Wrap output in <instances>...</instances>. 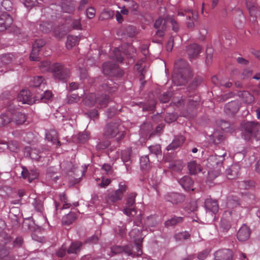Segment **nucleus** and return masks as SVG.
<instances>
[{
	"label": "nucleus",
	"mask_w": 260,
	"mask_h": 260,
	"mask_svg": "<svg viewBox=\"0 0 260 260\" xmlns=\"http://www.w3.org/2000/svg\"><path fill=\"white\" fill-rule=\"evenodd\" d=\"M190 68L187 61L180 59L175 63L172 80L177 86L184 85L191 77Z\"/></svg>",
	"instance_id": "obj_1"
},
{
	"label": "nucleus",
	"mask_w": 260,
	"mask_h": 260,
	"mask_svg": "<svg viewBox=\"0 0 260 260\" xmlns=\"http://www.w3.org/2000/svg\"><path fill=\"white\" fill-rule=\"evenodd\" d=\"M39 67L43 72H47L50 69L56 79L64 80L70 76V70L60 63H55L50 66V62L45 60L40 62Z\"/></svg>",
	"instance_id": "obj_2"
},
{
	"label": "nucleus",
	"mask_w": 260,
	"mask_h": 260,
	"mask_svg": "<svg viewBox=\"0 0 260 260\" xmlns=\"http://www.w3.org/2000/svg\"><path fill=\"white\" fill-rule=\"evenodd\" d=\"M226 153L222 155L216 154L210 155L207 159L208 167L211 169L208 171V179L212 180L217 177L220 173V168L223 161L224 159V156Z\"/></svg>",
	"instance_id": "obj_3"
},
{
	"label": "nucleus",
	"mask_w": 260,
	"mask_h": 260,
	"mask_svg": "<svg viewBox=\"0 0 260 260\" xmlns=\"http://www.w3.org/2000/svg\"><path fill=\"white\" fill-rule=\"evenodd\" d=\"M260 124L257 122L247 121L244 125L243 135L247 141L260 140Z\"/></svg>",
	"instance_id": "obj_4"
},
{
	"label": "nucleus",
	"mask_w": 260,
	"mask_h": 260,
	"mask_svg": "<svg viewBox=\"0 0 260 260\" xmlns=\"http://www.w3.org/2000/svg\"><path fill=\"white\" fill-rule=\"evenodd\" d=\"M135 249L137 251H134L133 250V246L132 245H128L125 246H114L111 248V252L113 254H119L121 253H125L129 256L132 257L139 256L142 254V243L139 242L136 243Z\"/></svg>",
	"instance_id": "obj_5"
},
{
	"label": "nucleus",
	"mask_w": 260,
	"mask_h": 260,
	"mask_svg": "<svg viewBox=\"0 0 260 260\" xmlns=\"http://www.w3.org/2000/svg\"><path fill=\"white\" fill-rule=\"evenodd\" d=\"M120 125L118 123L111 122L108 123L104 131V135L108 138H113L117 136L116 140L120 141L125 137V133L124 131L120 130Z\"/></svg>",
	"instance_id": "obj_6"
},
{
	"label": "nucleus",
	"mask_w": 260,
	"mask_h": 260,
	"mask_svg": "<svg viewBox=\"0 0 260 260\" xmlns=\"http://www.w3.org/2000/svg\"><path fill=\"white\" fill-rule=\"evenodd\" d=\"M109 102V97L107 94L96 97L93 93H90L84 99L83 103L89 107L93 106L95 103H98L100 107H105Z\"/></svg>",
	"instance_id": "obj_7"
},
{
	"label": "nucleus",
	"mask_w": 260,
	"mask_h": 260,
	"mask_svg": "<svg viewBox=\"0 0 260 260\" xmlns=\"http://www.w3.org/2000/svg\"><path fill=\"white\" fill-rule=\"evenodd\" d=\"M103 72L105 75L113 77H121L123 74L118 65L110 61L103 63Z\"/></svg>",
	"instance_id": "obj_8"
},
{
	"label": "nucleus",
	"mask_w": 260,
	"mask_h": 260,
	"mask_svg": "<svg viewBox=\"0 0 260 260\" xmlns=\"http://www.w3.org/2000/svg\"><path fill=\"white\" fill-rule=\"evenodd\" d=\"M4 221L2 220H0V259L10 253L9 249L4 245L7 243V235L4 232Z\"/></svg>",
	"instance_id": "obj_9"
},
{
	"label": "nucleus",
	"mask_w": 260,
	"mask_h": 260,
	"mask_svg": "<svg viewBox=\"0 0 260 260\" xmlns=\"http://www.w3.org/2000/svg\"><path fill=\"white\" fill-rule=\"evenodd\" d=\"M127 187L122 183L119 184V188L115 191L110 192L106 199L108 203H114L122 199L123 193L126 190Z\"/></svg>",
	"instance_id": "obj_10"
},
{
	"label": "nucleus",
	"mask_w": 260,
	"mask_h": 260,
	"mask_svg": "<svg viewBox=\"0 0 260 260\" xmlns=\"http://www.w3.org/2000/svg\"><path fill=\"white\" fill-rule=\"evenodd\" d=\"M17 100L21 102L22 104L28 105H31L37 101L33 99L31 93L27 89H22L20 91L17 95Z\"/></svg>",
	"instance_id": "obj_11"
},
{
	"label": "nucleus",
	"mask_w": 260,
	"mask_h": 260,
	"mask_svg": "<svg viewBox=\"0 0 260 260\" xmlns=\"http://www.w3.org/2000/svg\"><path fill=\"white\" fill-rule=\"evenodd\" d=\"M13 18L10 13H3L0 15V31L5 30L12 24Z\"/></svg>",
	"instance_id": "obj_12"
},
{
	"label": "nucleus",
	"mask_w": 260,
	"mask_h": 260,
	"mask_svg": "<svg viewBox=\"0 0 260 260\" xmlns=\"http://www.w3.org/2000/svg\"><path fill=\"white\" fill-rule=\"evenodd\" d=\"M233 252L230 249H221L214 254L215 260H232Z\"/></svg>",
	"instance_id": "obj_13"
},
{
	"label": "nucleus",
	"mask_w": 260,
	"mask_h": 260,
	"mask_svg": "<svg viewBox=\"0 0 260 260\" xmlns=\"http://www.w3.org/2000/svg\"><path fill=\"white\" fill-rule=\"evenodd\" d=\"M202 50V47L198 44L193 43L187 47L186 51L190 59L197 57Z\"/></svg>",
	"instance_id": "obj_14"
},
{
	"label": "nucleus",
	"mask_w": 260,
	"mask_h": 260,
	"mask_svg": "<svg viewBox=\"0 0 260 260\" xmlns=\"http://www.w3.org/2000/svg\"><path fill=\"white\" fill-rule=\"evenodd\" d=\"M251 233L250 228L245 224L242 225L237 233V238L240 241H245L248 240Z\"/></svg>",
	"instance_id": "obj_15"
},
{
	"label": "nucleus",
	"mask_w": 260,
	"mask_h": 260,
	"mask_svg": "<svg viewBox=\"0 0 260 260\" xmlns=\"http://www.w3.org/2000/svg\"><path fill=\"white\" fill-rule=\"evenodd\" d=\"M165 199L167 201L170 202L173 204H178L184 200V197L178 193L171 192L166 194Z\"/></svg>",
	"instance_id": "obj_16"
},
{
	"label": "nucleus",
	"mask_w": 260,
	"mask_h": 260,
	"mask_svg": "<svg viewBox=\"0 0 260 260\" xmlns=\"http://www.w3.org/2000/svg\"><path fill=\"white\" fill-rule=\"evenodd\" d=\"M239 102L236 101H231L226 104L224 107V111L227 114L233 115L236 113L239 109Z\"/></svg>",
	"instance_id": "obj_17"
},
{
	"label": "nucleus",
	"mask_w": 260,
	"mask_h": 260,
	"mask_svg": "<svg viewBox=\"0 0 260 260\" xmlns=\"http://www.w3.org/2000/svg\"><path fill=\"white\" fill-rule=\"evenodd\" d=\"M22 169L21 176L24 179L28 178L29 182H31L38 177L39 173L37 170H31L28 171L24 167H23Z\"/></svg>",
	"instance_id": "obj_18"
},
{
	"label": "nucleus",
	"mask_w": 260,
	"mask_h": 260,
	"mask_svg": "<svg viewBox=\"0 0 260 260\" xmlns=\"http://www.w3.org/2000/svg\"><path fill=\"white\" fill-rule=\"evenodd\" d=\"M67 20L64 24L56 27L53 29L54 35L58 38H61L70 30V27L67 25Z\"/></svg>",
	"instance_id": "obj_19"
},
{
	"label": "nucleus",
	"mask_w": 260,
	"mask_h": 260,
	"mask_svg": "<svg viewBox=\"0 0 260 260\" xmlns=\"http://www.w3.org/2000/svg\"><path fill=\"white\" fill-rule=\"evenodd\" d=\"M179 183L184 189L193 190V181L189 176H185L181 178Z\"/></svg>",
	"instance_id": "obj_20"
},
{
	"label": "nucleus",
	"mask_w": 260,
	"mask_h": 260,
	"mask_svg": "<svg viewBox=\"0 0 260 260\" xmlns=\"http://www.w3.org/2000/svg\"><path fill=\"white\" fill-rule=\"evenodd\" d=\"M46 138L51 141L53 144H56L57 146L60 145V142L58 140L57 132L55 129H50L46 133Z\"/></svg>",
	"instance_id": "obj_21"
},
{
	"label": "nucleus",
	"mask_w": 260,
	"mask_h": 260,
	"mask_svg": "<svg viewBox=\"0 0 260 260\" xmlns=\"http://www.w3.org/2000/svg\"><path fill=\"white\" fill-rule=\"evenodd\" d=\"M145 57L142 58L141 60H139L135 66V69L139 71L140 73V81L141 82V86H144L145 83V81L144 80L145 68L143 67L142 69H141L143 63L145 61Z\"/></svg>",
	"instance_id": "obj_22"
},
{
	"label": "nucleus",
	"mask_w": 260,
	"mask_h": 260,
	"mask_svg": "<svg viewBox=\"0 0 260 260\" xmlns=\"http://www.w3.org/2000/svg\"><path fill=\"white\" fill-rule=\"evenodd\" d=\"M185 141V138L183 136H176L172 142L168 146L167 149L169 150H175L182 145Z\"/></svg>",
	"instance_id": "obj_23"
},
{
	"label": "nucleus",
	"mask_w": 260,
	"mask_h": 260,
	"mask_svg": "<svg viewBox=\"0 0 260 260\" xmlns=\"http://www.w3.org/2000/svg\"><path fill=\"white\" fill-rule=\"evenodd\" d=\"M25 154L26 156H29L32 159L38 160L39 158L42 157V153L36 148L27 147L25 148Z\"/></svg>",
	"instance_id": "obj_24"
},
{
	"label": "nucleus",
	"mask_w": 260,
	"mask_h": 260,
	"mask_svg": "<svg viewBox=\"0 0 260 260\" xmlns=\"http://www.w3.org/2000/svg\"><path fill=\"white\" fill-rule=\"evenodd\" d=\"M102 90L109 93L114 92L117 88V84L113 83L112 81H107L106 83L101 86Z\"/></svg>",
	"instance_id": "obj_25"
},
{
	"label": "nucleus",
	"mask_w": 260,
	"mask_h": 260,
	"mask_svg": "<svg viewBox=\"0 0 260 260\" xmlns=\"http://www.w3.org/2000/svg\"><path fill=\"white\" fill-rule=\"evenodd\" d=\"M240 167L238 165L234 164L231 168L226 170L227 177L229 179H233L236 178L239 174Z\"/></svg>",
	"instance_id": "obj_26"
},
{
	"label": "nucleus",
	"mask_w": 260,
	"mask_h": 260,
	"mask_svg": "<svg viewBox=\"0 0 260 260\" xmlns=\"http://www.w3.org/2000/svg\"><path fill=\"white\" fill-rule=\"evenodd\" d=\"M12 114V120L17 124H22L26 121V118L24 114L16 112Z\"/></svg>",
	"instance_id": "obj_27"
},
{
	"label": "nucleus",
	"mask_w": 260,
	"mask_h": 260,
	"mask_svg": "<svg viewBox=\"0 0 260 260\" xmlns=\"http://www.w3.org/2000/svg\"><path fill=\"white\" fill-rule=\"evenodd\" d=\"M205 206L207 209L213 213L217 212L218 210V205L217 201L211 199H207L205 200Z\"/></svg>",
	"instance_id": "obj_28"
},
{
	"label": "nucleus",
	"mask_w": 260,
	"mask_h": 260,
	"mask_svg": "<svg viewBox=\"0 0 260 260\" xmlns=\"http://www.w3.org/2000/svg\"><path fill=\"white\" fill-rule=\"evenodd\" d=\"M187 167L190 174L195 175L202 171L201 165L194 160L189 162Z\"/></svg>",
	"instance_id": "obj_29"
},
{
	"label": "nucleus",
	"mask_w": 260,
	"mask_h": 260,
	"mask_svg": "<svg viewBox=\"0 0 260 260\" xmlns=\"http://www.w3.org/2000/svg\"><path fill=\"white\" fill-rule=\"evenodd\" d=\"M131 149H127L122 150L121 153V157L122 160L125 164L126 170L128 171L130 168L129 161L131 158Z\"/></svg>",
	"instance_id": "obj_30"
},
{
	"label": "nucleus",
	"mask_w": 260,
	"mask_h": 260,
	"mask_svg": "<svg viewBox=\"0 0 260 260\" xmlns=\"http://www.w3.org/2000/svg\"><path fill=\"white\" fill-rule=\"evenodd\" d=\"M77 219V214L71 212L62 218V223L65 225H69L72 223Z\"/></svg>",
	"instance_id": "obj_31"
},
{
	"label": "nucleus",
	"mask_w": 260,
	"mask_h": 260,
	"mask_svg": "<svg viewBox=\"0 0 260 260\" xmlns=\"http://www.w3.org/2000/svg\"><path fill=\"white\" fill-rule=\"evenodd\" d=\"M12 120L11 112L2 113L0 115V126H5L9 123Z\"/></svg>",
	"instance_id": "obj_32"
},
{
	"label": "nucleus",
	"mask_w": 260,
	"mask_h": 260,
	"mask_svg": "<svg viewBox=\"0 0 260 260\" xmlns=\"http://www.w3.org/2000/svg\"><path fill=\"white\" fill-rule=\"evenodd\" d=\"M82 245V243L81 242H73L68 249L67 252L69 254L77 253L80 251Z\"/></svg>",
	"instance_id": "obj_33"
},
{
	"label": "nucleus",
	"mask_w": 260,
	"mask_h": 260,
	"mask_svg": "<svg viewBox=\"0 0 260 260\" xmlns=\"http://www.w3.org/2000/svg\"><path fill=\"white\" fill-rule=\"evenodd\" d=\"M39 30L43 33L47 34L52 29V24L48 21H43L39 24Z\"/></svg>",
	"instance_id": "obj_34"
},
{
	"label": "nucleus",
	"mask_w": 260,
	"mask_h": 260,
	"mask_svg": "<svg viewBox=\"0 0 260 260\" xmlns=\"http://www.w3.org/2000/svg\"><path fill=\"white\" fill-rule=\"evenodd\" d=\"M183 218L182 217L174 216L165 222V226L167 227L175 226V225L182 223Z\"/></svg>",
	"instance_id": "obj_35"
},
{
	"label": "nucleus",
	"mask_w": 260,
	"mask_h": 260,
	"mask_svg": "<svg viewBox=\"0 0 260 260\" xmlns=\"http://www.w3.org/2000/svg\"><path fill=\"white\" fill-rule=\"evenodd\" d=\"M13 58V55L11 53L3 54L0 56V67H2L10 63Z\"/></svg>",
	"instance_id": "obj_36"
},
{
	"label": "nucleus",
	"mask_w": 260,
	"mask_h": 260,
	"mask_svg": "<svg viewBox=\"0 0 260 260\" xmlns=\"http://www.w3.org/2000/svg\"><path fill=\"white\" fill-rule=\"evenodd\" d=\"M79 41V39L78 37L72 35L68 36L66 43L67 48L69 49H71L73 47L75 46Z\"/></svg>",
	"instance_id": "obj_37"
},
{
	"label": "nucleus",
	"mask_w": 260,
	"mask_h": 260,
	"mask_svg": "<svg viewBox=\"0 0 260 260\" xmlns=\"http://www.w3.org/2000/svg\"><path fill=\"white\" fill-rule=\"evenodd\" d=\"M44 79L42 76L35 77L30 83V85L34 87H45V83Z\"/></svg>",
	"instance_id": "obj_38"
},
{
	"label": "nucleus",
	"mask_w": 260,
	"mask_h": 260,
	"mask_svg": "<svg viewBox=\"0 0 260 260\" xmlns=\"http://www.w3.org/2000/svg\"><path fill=\"white\" fill-rule=\"evenodd\" d=\"M160 182V178L159 176L156 175H153L150 178L148 179L149 184L157 190L158 185Z\"/></svg>",
	"instance_id": "obj_39"
},
{
	"label": "nucleus",
	"mask_w": 260,
	"mask_h": 260,
	"mask_svg": "<svg viewBox=\"0 0 260 260\" xmlns=\"http://www.w3.org/2000/svg\"><path fill=\"white\" fill-rule=\"evenodd\" d=\"M136 197V193H132L129 194L127 198L125 207L124 209H129L134 207L133 206L135 203V198Z\"/></svg>",
	"instance_id": "obj_40"
},
{
	"label": "nucleus",
	"mask_w": 260,
	"mask_h": 260,
	"mask_svg": "<svg viewBox=\"0 0 260 260\" xmlns=\"http://www.w3.org/2000/svg\"><path fill=\"white\" fill-rule=\"evenodd\" d=\"M114 11L107 8L105 9L101 13L100 18L102 19H108L112 18L114 15Z\"/></svg>",
	"instance_id": "obj_41"
},
{
	"label": "nucleus",
	"mask_w": 260,
	"mask_h": 260,
	"mask_svg": "<svg viewBox=\"0 0 260 260\" xmlns=\"http://www.w3.org/2000/svg\"><path fill=\"white\" fill-rule=\"evenodd\" d=\"M254 183L250 181H243L238 183V187L240 189H249L253 187Z\"/></svg>",
	"instance_id": "obj_42"
},
{
	"label": "nucleus",
	"mask_w": 260,
	"mask_h": 260,
	"mask_svg": "<svg viewBox=\"0 0 260 260\" xmlns=\"http://www.w3.org/2000/svg\"><path fill=\"white\" fill-rule=\"evenodd\" d=\"M61 7L62 10L66 13H70L73 12L75 10V6L71 2H69L68 4L62 3Z\"/></svg>",
	"instance_id": "obj_43"
},
{
	"label": "nucleus",
	"mask_w": 260,
	"mask_h": 260,
	"mask_svg": "<svg viewBox=\"0 0 260 260\" xmlns=\"http://www.w3.org/2000/svg\"><path fill=\"white\" fill-rule=\"evenodd\" d=\"M8 148L12 152H17L19 150L18 143L16 141H11L6 143Z\"/></svg>",
	"instance_id": "obj_44"
},
{
	"label": "nucleus",
	"mask_w": 260,
	"mask_h": 260,
	"mask_svg": "<svg viewBox=\"0 0 260 260\" xmlns=\"http://www.w3.org/2000/svg\"><path fill=\"white\" fill-rule=\"evenodd\" d=\"M190 237V234L187 232H182L175 235L174 238L176 241L188 239Z\"/></svg>",
	"instance_id": "obj_45"
},
{
	"label": "nucleus",
	"mask_w": 260,
	"mask_h": 260,
	"mask_svg": "<svg viewBox=\"0 0 260 260\" xmlns=\"http://www.w3.org/2000/svg\"><path fill=\"white\" fill-rule=\"evenodd\" d=\"M242 95L243 101L247 104H251L254 100V96L247 91H244Z\"/></svg>",
	"instance_id": "obj_46"
},
{
	"label": "nucleus",
	"mask_w": 260,
	"mask_h": 260,
	"mask_svg": "<svg viewBox=\"0 0 260 260\" xmlns=\"http://www.w3.org/2000/svg\"><path fill=\"white\" fill-rule=\"evenodd\" d=\"M149 149L151 154H154L157 157L161 155V148L159 145H155L154 146H150L149 147Z\"/></svg>",
	"instance_id": "obj_47"
},
{
	"label": "nucleus",
	"mask_w": 260,
	"mask_h": 260,
	"mask_svg": "<svg viewBox=\"0 0 260 260\" xmlns=\"http://www.w3.org/2000/svg\"><path fill=\"white\" fill-rule=\"evenodd\" d=\"M1 10H5L7 13H10V11L12 10V3L10 0H3L2 2Z\"/></svg>",
	"instance_id": "obj_48"
},
{
	"label": "nucleus",
	"mask_w": 260,
	"mask_h": 260,
	"mask_svg": "<svg viewBox=\"0 0 260 260\" xmlns=\"http://www.w3.org/2000/svg\"><path fill=\"white\" fill-rule=\"evenodd\" d=\"M52 93L50 91L46 90L40 96V101L41 102L46 103L52 97Z\"/></svg>",
	"instance_id": "obj_49"
},
{
	"label": "nucleus",
	"mask_w": 260,
	"mask_h": 260,
	"mask_svg": "<svg viewBox=\"0 0 260 260\" xmlns=\"http://www.w3.org/2000/svg\"><path fill=\"white\" fill-rule=\"evenodd\" d=\"M157 216L155 215H151L147 217L145 224L149 226H154L157 223Z\"/></svg>",
	"instance_id": "obj_50"
},
{
	"label": "nucleus",
	"mask_w": 260,
	"mask_h": 260,
	"mask_svg": "<svg viewBox=\"0 0 260 260\" xmlns=\"http://www.w3.org/2000/svg\"><path fill=\"white\" fill-rule=\"evenodd\" d=\"M178 15L180 16H186L189 19L192 18L193 19H195L197 17V15L193 14L192 10L191 9L185 10L184 12L179 11Z\"/></svg>",
	"instance_id": "obj_51"
},
{
	"label": "nucleus",
	"mask_w": 260,
	"mask_h": 260,
	"mask_svg": "<svg viewBox=\"0 0 260 260\" xmlns=\"http://www.w3.org/2000/svg\"><path fill=\"white\" fill-rule=\"evenodd\" d=\"M39 52L40 50L39 49L32 48V50L29 56L30 60L39 61L40 60Z\"/></svg>",
	"instance_id": "obj_52"
},
{
	"label": "nucleus",
	"mask_w": 260,
	"mask_h": 260,
	"mask_svg": "<svg viewBox=\"0 0 260 260\" xmlns=\"http://www.w3.org/2000/svg\"><path fill=\"white\" fill-rule=\"evenodd\" d=\"M172 96V93L171 91L164 92L159 96V100L161 102L166 103L170 101V98Z\"/></svg>",
	"instance_id": "obj_53"
},
{
	"label": "nucleus",
	"mask_w": 260,
	"mask_h": 260,
	"mask_svg": "<svg viewBox=\"0 0 260 260\" xmlns=\"http://www.w3.org/2000/svg\"><path fill=\"white\" fill-rule=\"evenodd\" d=\"M125 226L124 225L117 226L114 228V232L116 235L123 237L125 235Z\"/></svg>",
	"instance_id": "obj_54"
},
{
	"label": "nucleus",
	"mask_w": 260,
	"mask_h": 260,
	"mask_svg": "<svg viewBox=\"0 0 260 260\" xmlns=\"http://www.w3.org/2000/svg\"><path fill=\"white\" fill-rule=\"evenodd\" d=\"M113 54L114 59L116 60L117 62L120 63L122 62L123 57L121 55V53L118 49L115 48L113 51Z\"/></svg>",
	"instance_id": "obj_55"
},
{
	"label": "nucleus",
	"mask_w": 260,
	"mask_h": 260,
	"mask_svg": "<svg viewBox=\"0 0 260 260\" xmlns=\"http://www.w3.org/2000/svg\"><path fill=\"white\" fill-rule=\"evenodd\" d=\"M177 118V115L174 113H167L165 117V121L167 123H172Z\"/></svg>",
	"instance_id": "obj_56"
},
{
	"label": "nucleus",
	"mask_w": 260,
	"mask_h": 260,
	"mask_svg": "<svg viewBox=\"0 0 260 260\" xmlns=\"http://www.w3.org/2000/svg\"><path fill=\"white\" fill-rule=\"evenodd\" d=\"M152 129V126L150 123H144L141 127V131L144 134H146Z\"/></svg>",
	"instance_id": "obj_57"
},
{
	"label": "nucleus",
	"mask_w": 260,
	"mask_h": 260,
	"mask_svg": "<svg viewBox=\"0 0 260 260\" xmlns=\"http://www.w3.org/2000/svg\"><path fill=\"white\" fill-rule=\"evenodd\" d=\"M171 168L174 171H180L183 168L182 163L180 160L175 161L171 165Z\"/></svg>",
	"instance_id": "obj_58"
},
{
	"label": "nucleus",
	"mask_w": 260,
	"mask_h": 260,
	"mask_svg": "<svg viewBox=\"0 0 260 260\" xmlns=\"http://www.w3.org/2000/svg\"><path fill=\"white\" fill-rule=\"evenodd\" d=\"M46 44L45 41L43 39H39L35 41L32 44V48L34 49H38L40 50V49L44 46Z\"/></svg>",
	"instance_id": "obj_59"
},
{
	"label": "nucleus",
	"mask_w": 260,
	"mask_h": 260,
	"mask_svg": "<svg viewBox=\"0 0 260 260\" xmlns=\"http://www.w3.org/2000/svg\"><path fill=\"white\" fill-rule=\"evenodd\" d=\"M149 160L148 156L146 155L144 157H142L140 158V165L141 167L143 169H146L147 166L149 165Z\"/></svg>",
	"instance_id": "obj_60"
},
{
	"label": "nucleus",
	"mask_w": 260,
	"mask_h": 260,
	"mask_svg": "<svg viewBox=\"0 0 260 260\" xmlns=\"http://www.w3.org/2000/svg\"><path fill=\"white\" fill-rule=\"evenodd\" d=\"M124 213L128 216H134L137 214V210L134 207L129 209H124Z\"/></svg>",
	"instance_id": "obj_61"
},
{
	"label": "nucleus",
	"mask_w": 260,
	"mask_h": 260,
	"mask_svg": "<svg viewBox=\"0 0 260 260\" xmlns=\"http://www.w3.org/2000/svg\"><path fill=\"white\" fill-rule=\"evenodd\" d=\"M213 142L215 144L220 143L224 139L223 136L221 134H214Z\"/></svg>",
	"instance_id": "obj_62"
},
{
	"label": "nucleus",
	"mask_w": 260,
	"mask_h": 260,
	"mask_svg": "<svg viewBox=\"0 0 260 260\" xmlns=\"http://www.w3.org/2000/svg\"><path fill=\"white\" fill-rule=\"evenodd\" d=\"M109 145L110 142L108 141L101 142L96 145V149L98 150L105 149L107 148Z\"/></svg>",
	"instance_id": "obj_63"
},
{
	"label": "nucleus",
	"mask_w": 260,
	"mask_h": 260,
	"mask_svg": "<svg viewBox=\"0 0 260 260\" xmlns=\"http://www.w3.org/2000/svg\"><path fill=\"white\" fill-rule=\"evenodd\" d=\"M209 253V250H208V249H205L198 254V258L200 260H204L207 257Z\"/></svg>",
	"instance_id": "obj_64"
}]
</instances>
